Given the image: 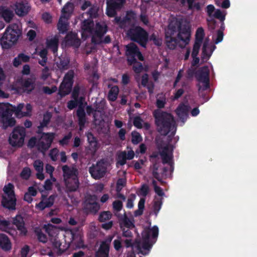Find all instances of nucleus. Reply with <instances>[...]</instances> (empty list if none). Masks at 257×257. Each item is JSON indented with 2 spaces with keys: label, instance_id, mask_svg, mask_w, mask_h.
Returning a JSON list of instances; mask_svg holds the SVG:
<instances>
[{
  "label": "nucleus",
  "instance_id": "obj_53",
  "mask_svg": "<svg viewBox=\"0 0 257 257\" xmlns=\"http://www.w3.org/2000/svg\"><path fill=\"white\" fill-rule=\"evenodd\" d=\"M113 210L116 212L120 211L123 207L122 201L120 200H115L112 203Z\"/></svg>",
  "mask_w": 257,
  "mask_h": 257
},
{
  "label": "nucleus",
  "instance_id": "obj_24",
  "mask_svg": "<svg viewBox=\"0 0 257 257\" xmlns=\"http://www.w3.org/2000/svg\"><path fill=\"white\" fill-rule=\"evenodd\" d=\"M21 84L24 90L28 93H30L35 87L34 81L30 78L22 80Z\"/></svg>",
  "mask_w": 257,
  "mask_h": 257
},
{
  "label": "nucleus",
  "instance_id": "obj_56",
  "mask_svg": "<svg viewBox=\"0 0 257 257\" xmlns=\"http://www.w3.org/2000/svg\"><path fill=\"white\" fill-rule=\"evenodd\" d=\"M136 18V14L134 11H127L126 16L124 17L125 22L126 21H130L131 20H135Z\"/></svg>",
  "mask_w": 257,
  "mask_h": 257
},
{
  "label": "nucleus",
  "instance_id": "obj_28",
  "mask_svg": "<svg viewBox=\"0 0 257 257\" xmlns=\"http://www.w3.org/2000/svg\"><path fill=\"white\" fill-rule=\"evenodd\" d=\"M107 31V26L106 24L104 23L100 24V23H97L95 25V30L94 31V35L93 36H95L99 39H101Z\"/></svg>",
  "mask_w": 257,
  "mask_h": 257
},
{
  "label": "nucleus",
  "instance_id": "obj_49",
  "mask_svg": "<svg viewBox=\"0 0 257 257\" xmlns=\"http://www.w3.org/2000/svg\"><path fill=\"white\" fill-rule=\"evenodd\" d=\"M150 40L152 41L154 44L157 46H161L162 44V39L157 37V36L155 33H153L150 36Z\"/></svg>",
  "mask_w": 257,
  "mask_h": 257
},
{
  "label": "nucleus",
  "instance_id": "obj_33",
  "mask_svg": "<svg viewBox=\"0 0 257 257\" xmlns=\"http://www.w3.org/2000/svg\"><path fill=\"white\" fill-rule=\"evenodd\" d=\"M118 92L119 88L117 86L114 85L111 87L108 93V99L111 101H115L117 98Z\"/></svg>",
  "mask_w": 257,
  "mask_h": 257
},
{
  "label": "nucleus",
  "instance_id": "obj_10",
  "mask_svg": "<svg viewBox=\"0 0 257 257\" xmlns=\"http://www.w3.org/2000/svg\"><path fill=\"white\" fill-rule=\"evenodd\" d=\"M125 48V55L127 56V61L129 65H132L133 62L136 61V57H137L140 61L144 60V56L136 44L131 43L127 45Z\"/></svg>",
  "mask_w": 257,
  "mask_h": 257
},
{
  "label": "nucleus",
  "instance_id": "obj_23",
  "mask_svg": "<svg viewBox=\"0 0 257 257\" xmlns=\"http://www.w3.org/2000/svg\"><path fill=\"white\" fill-rule=\"evenodd\" d=\"M65 40L68 44L77 48L80 45V41L78 38L77 34L72 32L68 33L66 35Z\"/></svg>",
  "mask_w": 257,
  "mask_h": 257
},
{
  "label": "nucleus",
  "instance_id": "obj_31",
  "mask_svg": "<svg viewBox=\"0 0 257 257\" xmlns=\"http://www.w3.org/2000/svg\"><path fill=\"white\" fill-rule=\"evenodd\" d=\"M86 136L91 149L93 151H96L98 149V142L97 139L94 136L91 132H88L86 134Z\"/></svg>",
  "mask_w": 257,
  "mask_h": 257
},
{
  "label": "nucleus",
  "instance_id": "obj_37",
  "mask_svg": "<svg viewBox=\"0 0 257 257\" xmlns=\"http://www.w3.org/2000/svg\"><path fill=\"white\" fill-rule=\"evenodd\" d=\"M162 203V198L155 197L154 201L153 209L156 215L161 208Z\"/></svg>",
  "mask_w": 257,
  "mask_h": 257
},
{
  "label": "nucleus",
  "instance_id": "obj_39",
  "mask_svg": "<svg viewBox=\"0 0 257 257\" xmlns=\"http://www.w3.org/2000/svg\"><path fill=\"white\" fill-rule=\"evenodd\" d=\"M14 189V185L12 183H9L4 187L3 190L5 193L7 195L6 196H15Z\"/></svg>",
  "mask_w": 257,
  "mask_h": 257
},
{
  "label": "nucleus",
  "instance_id": "obj_58",
  "mask_svg": "<svg viewBox=\"0 0 257 257\" xmlns=\"http://www.w3.org/2000/svg\"><path fill=\"white\" fill-rule=\"evenodd\" d=\"M54 199L55 197L54 195L50 196L48 198L46 197L45 199L44 200L45 206H46L47 208L51 207L54 204Z\"/></svg>",
  "mask_w": 257,
  "mask_h": 257
},
{
  "label": "nucleus",
  "instance_id": "obj_1",
  "mask_svg": "<svg viewBox=\"0 0 257 257\" xmlns=\"http://www.w3.org/2000/svg\"><path fill=\"white\" fill-rule=\"evenodd\" d=\"M165 41L167 47L174 50L178 46L184 48L189 44L191 37V30L187 24H182L179 21L175 26L169 25L165 33Z\"/></svg>",
  "mask_w": 257,
  "mask_h": 257
},
{
  "label": "nucleus",
  "instance_id": "obj_26",
  "mask_svg": "<svg viewBox=\"0 0 257 257\" xmlns=\"http://www.w3.org/2000/svg\"><path fill=\"white\" fill-rule=\"evenodd\" d=\"M59 45V39L57 36H54L50 39H47L46 46L47 48L51 50L54 54L58 51Z\"/></svg>",
  "mask_w": 257,
  "mask_h": 257
},
{
  "label": "nucleus",
  "instance_id": "obj_63",
  "mask_svg": "<svg viewBox=\"0 0 257 257\" xmlns=\"http://www.w3.org/2000/svg\"><path fill=\"white\" fill-rule=\"evenodd\" d=\"M149 191V188L147 184H144L142 185L141 188L140 189V193L142 196L146 197L148 195Z\"/></svg>",
  "mask_w": 257,
  "mask_h": 257
},
{
  "label": "nucleus",
  "instance_id": "obj_14",
  "mask_svg": "<svg viewBox=\"0 0 257 257\" xmlns=\"http://www.w3.org/2000/svg\"><path fill=\"white\" fill-rule=\"evenodd\" d=\"M89 172L93 178L99 179L105 175L106 168L100 163L97 162L96 166L89 168Z\"/></svg>",
  "mask_w": 257,
  "mask_h": 257
},
{
  "label": "nucleus",
  "instance_id": "obj_5",
  "mask_svg": "<svg viewBox=\"0 0 257 257\" xmlns=\"http://www.w3.org/2000/svg\"><path fill=\"white\" fill-rule=\"evenodd\" d=\"M22 31L16 23L10 24L6 29L0 39L2 47L8 49L15 45L22 36Z\"/></svg>",
  "mask_w": 257,
  "mask_h": 257
},
{
  "label": "nucleus",
  "instance_id": "obj_32",
  "mask_svg": "<svg viewBox=\"0 0 257 257\" xmlns=\"http://www.w3.org/2000/svg\"><path fill=\"white\" fill-rule=\"evenodd\" d=\"M68 23L63 20L62 16L60 17L57 24V29L59 33L62 34L66 33L68 31Z\"/></svg>",
  "mask_w": 257,
  "mask_h": 257
},
{
  "label": "nucleus",
  "instance_id": "obj_18",
  "mask_svg": "<svg viewBox=\"0 0 257 257\" xmlns=\"http://www.w3.org/2000/svg\"><path fill=\"white\" fill-rule=\"evenodd\" d=\"M62 169L64 180L72 178H78V172L76 168L70 167L66 165L63 166Z\"/></svg>",
  "mask_w": 257,
  "mask_h": 257
},
{
  "label": "nucleus",
  "instance_id": "obj_38",
  "mask_svg": "<svg viewBox=\"0 0 257 257\" xmlns=\"http://www.w3.org/2000/svg\"><path fill=\"white\" fill-rule=\"evenodd\" d=\"M132 143L134 145H137L142 141L143 139L139 133L136 131L132 132Z\"/></svg>",
  "mask_w": 257,
  "mask_h": 257
},
{
  "label": "nucleus",
  "instance_id": "obj_8",
  "mask_svg": "<svg viewBox=\"0 0 257 257\" xmlns=\"http://www.w3.org/2000/svg\"><path fill=\"white\" fill-rule=\"evenodd\" d=\"M209 69L207 66L200 68L195 73V76L199 83L203 84L201 86L200 84H197L198 91H205L210 87L209 80Z\"/></svg>",
  "mask_w": 257,
  "mask_h": 257
},
{
  "label": "nucleus",
  "instance_id": "obj_2",
  "mask_svg": "<svg viewBox=\"0 0 257 257\" xmlns=\"http://www.w3.org/2000/svg\"><path fill=\"white\" fill-rule=\"evenodd\" d=\"M153 116L158 132L162 135L165 136L169 133H171V136L172 137L175 135L176 122L171 113L160 109H156L153 112Z\"/></svg>",
  "mask_w": 257,
  "mask_h": 257
},
{
  "label": "nucleus",
  "instance_id": "obj_3",
  "mask_svg": "<svg viewBox=\"0 0 257 257\" xmlns=\"http://www.w3.org/2000/svg\"><path fill=\"white\" fill-rule=\"evenodd\" d=\"M24 103H19L17 106L11 108L9 106L4 104H0V122L2 127L7 129L8 127L14 126L16 122L15 119L12 117L14 112L18 117L28 116V113L22 111Z\"/></svg>",
  "mask_w": 257,
  "mask_h": 257
},
{
  "label": "nucleus",
  "instance_id": "obj_44",
  "mask_svg": "<svg viewBox=\"0 0 257 257\" xmlns=\"http://www.w3.org/2000/svg\"><path fill=\"white\" fill-rule=\"evenodd\" d=\"M195 1L192 0L190 2H187L188 10H193V9H196L197 11H200L201 9L200 3L199 2L194 3Z\"/></svg>",
  "mask_w": 257,
  "mask_h": 257
},
{
  "label": "nucleus",
  "instance_id": "obj_15",
  "mask_svg": "<svg viewBox=\"0 0 257 257\" xmlns=\"http://www.w3.org/2000/svg\"><path fill=\"white\" fill-rule=\"evenodd\" d=\"M84 208L91 213L95 214L98 212L100 209V205L96 201L95 196H90L86 199Z\"/></svg>",
  "mask_w": 257,
  "mask_h": 257
},
{
  "label": "nucleus",
  "instance_id": "obj_51",
  "mask_svg": "<svg viewBox=\"0 0 257 257\" xmlns=\"http://www.w3.org/2000/svg\"><path fill=\"white\" fill-rule=\"evenodd\" d=\"M34 167L37 172H43L44 164L40 160H37L34 162Z\"/></svg>",
  "mask_w": 257,
  "mask_h": 257
},
{
  "label": "nucleus",
  "instance_id": "obj_64",
  "mask_svg": "<svg viewBox=\"0 0 257 257\" xmlns=\"http://www.w3.org/2000/svg\"><path fill=\"white\" fill-rule=\"evenodd\" d=\"M113 247L117 251H119L122 248V243L120 239H115L113 242Z\"/></svg>",
  "mask_w": 257,
  "mask_h": 257
},
{
  "label": "nucleus",
  "instance_id": "obj_22",
  "mask_svg": "<svg viewBox=\"0 0 257 257\" xmlns=\"http://www.w3.org/2000/svg\"><path fill=\"white\" fill-rule=\"evenodd\" d=\"M189 106L184 104H180L177 108L176 112L182 121L186 120L189 111Z\"/></svg>",
  "mask_w": 257,
  "mask_h": 257
},
{
  "label": "nucleus",
  "instance_id": "obj_55",
  "mask_svg": "<svg viewBox=\"0 0 257 257\" xmlns=\"http://www.w3.org/2000/svg\"><path fill=\"white\" fill-rule=\"evenodd\" d=\"M201 44H200L198 42H195L193 47V50L192 52V57H194L195 56H197L199 51L200 50V46Z\"/></svg>",
  "mask_w": 257,
  "mask_h": 257
},
{
  "label": "nucleus",
  "instance_id": "obj_16",
  "mask_svg": "<svg viewBox=\"0 0 257 257\" xmlns=\"http://www.w3.org/2000/svg\"><path fill=\"white\" fill-rule=\"evenodd\" d=\"M16 202V196L3 195L1 203L4 208L9 210H15Z\"/></svg>",
  "mask_w": 257,
  "mask_h": 257
},
{
  "label": "nucleus",
  "instance_id": "obj_34",
  "mask_svg": "<svg viewBox=\"0 0 257 257\" xmlns=\"http://www.w3.org/2000/svg\"><path fill=\"white\" fill-rule=\"evenodd\" d=\"M169 149L168 147H165L160 154L162 159V163L165 164H170L172 157L168 154Z\"/></svg>",
  "mask_w": 257,
  "mask_h": 257
},
{
  "label": "nucleus",
  "instance_id": "obj_57",
  "mask_svg": "<svg viewBox=\"0 0 257 257\" xmlns=\"http://www.w3.org/2000/svg\"><path fill=\"white\" fill-rule=\"evenodd\" d=\"M36 232L37 234V238L40 241L42 242L43 243H45L47 242V237L46 235L44 233H43L41 230L39 231L36 230Z\"/></svg>",
  "mask_w": 257,
  "mask_h": 257
},
{
  "label": "nucleus",
  "instance_id": "obj_41",
  "mask_svg": "<svg viewBox=\"0 0 257 257\" xmlns=\"http://www.w3.org/2000/svg\"><path fill=\"white\" fill-rule=\"evenodd\" d=\"M91 42L92 43L95 44H100L101 43L109 44L111 42V39L109 36H106L104 37L103 40H101V39H96L94 36H93L91 38Z\"/></svg>",
  "mask_w": 257,
  "mask_h": 257
},
{
  "label": "nucleus",
  "instance_id": "obj_25",
  "mask_svg": "<svg viewBox=\"0 0 257 257\" xmlns=\"http://www.w3.org/2000/svg\"><path fill=\"white\" fill-rule=\"evenodd\" d=\"M0 15L6 22L10 23L13 19L14 14L9 8L1 7H0Z\"/></svg>",
  "mask_w": 257,
  "mask_h": 257
},
{
  "label": "nucleus",
  "instance_id": "obj_6",
  "mask_svg": "<svg viewBox=\"0 0 257 257\" xmlns=\"http://www.w3.org/2000/svg\"><path fill=\"white\" fill-rule=\"evenodd\" d=\"M126 34L132 41L138 43L143 48H146L149 34L143 28L140 26L132 27L128 30Z\"/></svg>",
  "mask_w": 257,
  "mask_h": 257
},
{
  "label": "nucleus",
  "instance_id": "obj_50",
  "mask_svg": "<svg viewBox=\"0 0 257 257\" xmlns=\"http://www.w3.org/2000/svg\"><path fill=\"white\" fill-rule=\"evenodd\" d=\"M152 184L154 186V191L156 194H157L159 196L161 197L165 195L163 189L160 187L157 186V182L155 180H153Z\"/></svg>",
  "mask_w": 257,
  "mask_h": 257
},
{
  "label": "nucleus",
  "instance_id": "obj_42",
  "mask_svg": "<svg viewBox=\"0 0 257 257\" xmlns=\"http://www.w3.org/2000/svg\"><path fill=\"white\" fill-rule=\"evenodd\" d=\"M72 137V133L69 132L66 135L60 140H59V144L62 146H67L69 144L70 139Z\"/></svg>",
  "mask_w": 257,
  "mask_h": 257
},
{
  "label": "nucleus",
  "instance_id": "obj_12",
  "mask_svg": "<svg viewBox=\"0 0 257 257\" xmlns=\"http://www.w3.org/2000/svg\"><path fill=\"white\" fill-rule=\"evenodd\" d=\"M125 3V0H107L106 14L109 18H112L117 15V12L120 11Z\"/></svg>",
  "mask_w": 257,
  "mask_h": 257
},
{
  "label": "nucleus",
  "instance_id": "obj_47",
  "mask_svg": "<svg viewBox=\"0 0 257 257\" xmlns=\"http://www.w3.org/2000/svg\"><path fill=\"white\" fill-rule=\"evenodd\" d=\"M133 70L136 73H140L143 71V66L141 62L137 61L136 60V61L133 62Z\"/></svg>",
  "mask_w": 257,
  "mask_h": 257
},
{
  "label": "nucleus",
  "instance_id": "obj_7",
  "mask_svg": "<svg viewBox=\"0 0 257 257\" xmlns=\"http://www.w3.org/2000/svg\"><path fill=\"white\" fill-rule=\"evenodd\" d=\"M26 136V130L23 126L15 127L10 134L9 138V143L13 147L21 148L24 143Z\"/></svg>",
  "mask_w": 257,
  "mask_h": 257
},
{
  "label": "nucleus",
  "instance_id": "obj_21",
  "mask_svg": "<svg viewBox=\"0 0 257 257\" xmlns=\"http://www.w3.org/2000/svg\"><path fill=\"white\" fill-rule=\"evenodd\" d=\"M66 186V191L68 192H75L79 186L78 178L69 179L64 180Z\"/></svg>",
  "mask_w": 257,
  "mask_h": 257
},
{
  "label": "nucleus",
  "instance_id": "obj_13",
  "mask_svg": "<svg viewBox=\"0 0 257 257\" xmlns=\"http://www.w3.org/2000/svg\"><path fill=\"white\" fill-rule=\"evenodd\" d=\"M87 105V102L81 104L78 103V108L76 112V115L78 118V123L80 130H82L85 126V124L86 122L85 108Z\"/></svg>",
  "mask_w": 257,
  "mask_h": 257
},
{
  "label": "nucleus",
  "instance_id": "obj_29",
  "mask_svg": "<svg viewBox=\"0 0 257 257\" xmlns=\"http://www.w3.org/2000/svg\"><path fill=\"white\" fill-rule=\"evenodd\" d=\"M118 217L119 220L121 222V224H122L125 227L132 229L135 227L134 219L129 218L125 213L123 215H119Z\"/></svg>",
  "mask_w": 257,
  "mask_h": 257
},
{
  "label": "nucleus",
  "instance_id": "obj_11",
  "mask_svg": "<svg viewBox=\"0 0 257 257\" xmlns=\"http://www.w3.org/2000/svg\"><path fill=\"white\" fill-rule=\"evenodd\" d=\"M54 133H43L38 139L37 149L38 151L45 153L51 147L54 139Z\"/></svg>",
  "mask_w": 257,
  "mask_h": 257
},
{
  "label": "nucleus",
  "instance_id": "obj_61",
  "mask_svg": "<svg viewBox=\"0 0 257 257\" xmlns=\"http://www.w3.org/2000/svg\"><path fill=\"white\" fill-rule=\"evenodd\" d=\"M78 105L76 99L70 100L68 101L67 104V108L70 110H72L76 108Z\"/></svg>",
  "mask_w": 257,
  "mask_h": 257
},
{
  "label": "nucleus",
  "instance_id": "obj_27",
  "mask_svg": "<svg viewBox=\"0 0 257 257\" xmlns=\"http://www.w3.org/2000/svg\"><path fill=\"white\" fill-rule=\"evenodd\" d=\"M0 247L5 251H9L12 248V244L8 236L5 234H0Z\"/></svg>",
  "mask_w": 257,
  "mask_h": 257
},
{
  "label": "nucleus",
  "instance_id": "obj_46",
  "mask_svg": "<svg viewBox=\"0 0 257 257\" xmlns=\"http://www.w3.org/2000/svg\"><path fill=\"white\" fill-rule=\"evenodd\" d=\"M51 117V113L50 112L47 111L44 114L43 120L40 122V124H41L42 126H47L48 124L49 123Z\"/></svg>",
  "mask_w": 257,
  "mask_h": 257
},
{
  "label": "nucleus",
  "instance_id": "obj_45",
  "mask_svg": "<svg viewBox=\"0 0 257 257\" xmlns=\"http://www.w3.org/2000/svg\"><path fill=\"white\" fill-rule=\"evenodd\" d=\"M208 46V41L205 40L204 42L202 47V54L203 55L202 58L204 59L205 57L209 59L211 56V53L209 54L207 52V48Z\"/></svg>",
  "mask_w": 257,
  "mask_h": 257
},
{
  "label": "nucleus",
  "instance_id": "obj_17",
  "mask_svg": "<svg viewBox=\"0 0 257 257\" xmlns=\"http://www.w3.org/2000/svg\"><path fill=\"white\" fill-rule=\"evenodd\" d=\"M13 223L17 227L21 235H26L27 234L28 231L25 227L24 218L21 215H17L13 218Z\"/></svg>",
  "mask_w": 257,
  "mask_h": 257
},
{
  "label": "nucleus",
  "instance_id": "obj_43",
  "mask_svg": "<svg viewBox=\"0 0 257 257\" xmlns=\"http://www.w3.org/2000/svg\"><path fill=\"white\" fill-rule=\"evenodd\" d=\"M69 63V61L65 58H62L60 59V61L57 63V66L59 69L66 70L68 69V66Z\"/></svg>",
  "mask_w": 257,
  "mask_h": 257
},
{
  "label": "nucleus",
  "instance_id": "obj_52",
  "mask_svg": "<svg viewBox=\"0 0 257 257\" xmlns=\"http://www.w3.org/2000/svg\"><path fill=\"white\" fill-rule=\"evenodd\" d=\"M143 119L140 116H135L134 118L133 124L135 127L138 128H142L143 127L142 122Z\"/></svg>",
  "mask_w": 257,
  "mask_h": 257
},
{
  "label": "nucleus",
  "instance_id": "obj_30",
  "mask_svg": "<svg viewBox=\"0 0 257 257\" xmlns=\"http://www.w3.org/2000/svg\"><path fill=\"white\" fill-rule=\"evenodd\" d=\"M109 249L110 246L101 242L100 246L96 253L95 257H108Z\"/></svg>",
  "mask_w": 257,
  "mask_h": 257
},
{
  "label": "nucleus",
  "instance_id": "obj_54",
  "mask_svg": "<svg viewBox=\"0 0 257 257\" xmlns=\"http://www.w3.org/2000/svg\"><path fill=\"white\" fill-rule=\"evenodd\" d=\"M80 88L79 85H75L72 90L71 97L73 99H77L80 94Z\"/></svg>",
  "mask_w": 257,
  "mask_h": 257
},
{
  "label": "nucleus",
  "instance_id": "obj_20",
  "mask_svg": "<svg viewBox=\"0 0 257 257\" xmlns=\"http://www.w3.org/2000/svg\"><path fill=\"white\" fill-rule=\"evenodd\" d=\"M94 23L92 20H85L82 23L81 29L82 30V37L86 38L87 34L92 35L93 33Z\"/></svg>",
  "mask_w": 257,
  "mask_h": 257
},
{
  "label": "nucleus",
  "instance_id": "obj_9",
  "mask_svg": "<svg viewBox=\"0 0 257 257\" xmlns=\"http://www.w3.org/2000/svg\"><path fill=\"white\" fill-rule=\"evenodd\" d=\"M74 73L72 70H69L64 75L58 90V94L61 97L68 95L72 91L74 83Z\"/></svg>",
  "mask_w": 257,
  "mask_h": 257
},
{
  "label": "nucleus",
  "instance_id": "obj_48",
  "mask_svg": "<svg viewBox=\"0 0 257 257\" xmlns=\"http://www.w3.org/2000/svg\"><path fill=\"white\" fill-rule=\"evenodd\" d=\"M53 245L55 247L58 248V252H57V253L58 255H61L63 253L65 252L67 249L69 247V245H68L67 246L66 248H65V249L62 248L61 247V242L57 240L56 239L53 242Z\"/></svg>",
  "mask_w": 257,
  "mask_h": 257
},
{
  "label": "nucleus",
  "instance_id": "obj_36",
  "mask_svg": "<svg viewBox=\"0 0 257 257\" xmlns=\"http://www.w3.org/2000/svg\"><path fill=\"white\" fill-rule=\"evenodd\" d=\"M204 37V29L202 27L198 28L196 32L195 42L202 44Z\"/></svg>",
  "mask_w": 257,
  "mask_h": 257
},
{
  "label": "nucleus",
  "instance_id": "obj_4",
  "mask_svg": "<svg viewBox=\"0 0 257 257\" xmlns=\"http://www.w3.org/2000/svg\"><path fill=\"white\" fill-rule=\"evenodd\" d=\"M158 234L159 228L156 225L152 228H145L142 233V241L137 246L139 253L143 255H148L157 241Z\"/></svg>",
  "mask_w": 257,
  "mask_h": 257
},
{
  "label": "nucleus",
  "instance_id": "obj_19",
  "mask_svg": "<svg viewBox=\"0 0 257 257\" xmlns=\"http://www.w3.org/2000/svg\"><path fill=\"white\" fill-rule=\"evenodd\" d=\"M13 8L16 14L21 17L26 16L30 10V7L28 3H25L23 2H16Z\"/></svg>",
  "mask_w": 257,
  "mask_h": 257
},
{
  "label": "nucleus",
  "instance_id": "obj_62",
  "mask_svg": "<svg viewBox=\"0 0 257 257\" xmlns=\"http://www.w3.org/2000/svg\"><path fill=\"white\" fill-rule=\"evenodd\" d=\"M38 139L36 137H32L29 140L28 146L30 148L37 147Z\"/></svg>",
  "mask_w": 257,
  "mask_h": 257
},
{
  "label": "nucleus",
  "instance_id": "obj_59",
  "mask_svg": "<svg viewBox=\"0 0 257 257\" xmlns=\"http://www.w3.org/2000/svg\"><path fill=\"white\" fill-rule=\"evenodd\" d=\"M31 176V170L29 168H24L21 173V176L25 179H28Z\"/></svg>",
  "mask_w": 257,
  "mask_h": 257
},
{
  "label": "nucleus",
  "instance_id": "obj_40",
  "mask_svg": "<svg viewBox=\"0 0 257 257\" xmlns=\"http://www.w3.org/2000/svg\"><path fill=\"white\" fill-rule=\"evenodd\" d=\"M74 9L73 4L70 2H67L62 9L63 14H70L72 13Z\"/></svg>",
  "mask_w": 257,
  "mask_h": 257
},
{
  "label": "nucleus",
  "instance_id": "obj_60",
  "mask_svg": "<svg viewBox=\"0 0 257 257\" xmlns=\"http://www.w3.org/2000/svg\"><path fill=\"white\" fill-rule=\"evenodd\" d=\"M213 16L214 18L219 19L221 21L223 22L225 20V16L224 15L220 10L217 9L215 12Z\"/></svg>",
  "mask_w": 257,
  "mask_h": 257
},
{
  "label": "nucleus",
  "instance_id": "obj_35",
  "mask_svg": "<svg viewBox=\"0 0 257 257\" xmlns=\"http://www.w3.org/2000/svg\"><path fill=\"white\" fill-rule=\"evenodd\" d=\"M112 217V213L109 211L101 212L98 217V220L100 222H104L109 220Z\"/></svg>",
  "mask_w": 257,
  "mask_h": 257
}]
</instances>
